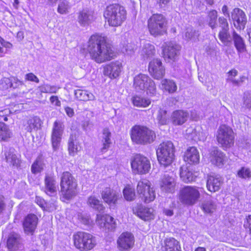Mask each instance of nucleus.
<instances>
[{"label":"nucleus","instance_id":"1","mask_svg":"<svg viewBox=\"0 0 251 251\" xmlns=\"http://www.w3.org/2000/svg\"><path fill=\"white\" fill-rule=\"evenodd\" d=\"M87 50L92 59L98 63L110 61L116 57V53L106 44V38L102 34L96 33L90 37Z\"/></svg>","mask_w":251,"mask_h":251},{"label":"nucleus","instance_id":"2","mask_svg":"<svg viewBox=\"0 0 251 251\" xmlns=\"http://www.w3.org/2000/svg\"><path fill=\"white\" fill-rule=\"evenodd\" d=\"M103 16L109 26L117 27L122 25L126 18L125 8L118 4H111L106 7Z\"/></svg>","mask_w":251,"mask_h":251},{"label":"nucleus","instance_id":"3","mask_svg":"<svg viewBox=\"0 0 251 251\" xmlns=\"http://www.w3.org/2000/svg\"><path fill=\"white\" fill-rule=\"evenodd\" d=\"M132 141L137 144L146 145L153 142L156 135L153 131L146 126L136 125L131 129Z\"/></svg>","mask_w":251,"mask_h":251},{"label":"nucleus","instance_id":"4","mask_svg":"<svg viewBox=\"0 0 251 251\" xmlns=\"http://www.w3.org/2000/svg\"><path fill=\"white\" fill-rule=\"evenodd\" d=\"M175 148L171 141L160 144L157 150L156 154L160 164L164 167L170 165L175 159Z\"/></svg>","mask_w":251,"mask_h":251},{"label":"nucleus","instance_id":"5","mask_svg":"<svg viewBox=\"0 0 251 251\" xmlns=\"http://www.w3.org/2000/svg\"><path fill=\"white\" fill-rule=\"evenodd\" d=\"M60 186L61 194L66 200H71L76 195L77 181L69 172L63 174Z\"/></svg>","mask_w":251,"mask_h":251},{"label":"nucleus","instance_id":"6","mask_svg":"<svg viewBox=\"0 0 251 251\" xmlns=\"http://www.w3.org/2000/svg\"><path fill=\"white\" fill-rule=\"evenodd\" d=\"M148 27L153 36L163 35L167 30L165 18L160 14H153L148 21Z\"/></svg>","mask_w":251,"mask_h":251},{"label":"nucleus","instance_id":"7","mask_svg":"<svg viewBox=\"0 0 251 251\" xmlns=\"http://www.w3.org/2000/svg\"><path fill=\"white\" fill-rule=\"evenodd\" d=\"M133 86L137 90L146 91L150 96L156 94L154 82L147 75L140 74L134 78Z\"/></svg>","mask_w":251,"mask_h":251},{"label":"nucleus","instance_id":"8","mask_svg":"<svg viewBox=\"0 0 251 251\" xmlns=\"http://www.w3.org/2000/svg\"><path fill=\"white\" fill-rule=\"evenodd\" d=\"M136 190L139 198L145 203H150L155 199L154 188L151 187V183L147 179L140 180L138 182Z\"/></svg>","mask_w":251,"mask_h":251},{"label":"nucleus","instance_id":"9","mask_svg":"<svg viewBox=\"0 0 251 251\" xmlns=\"http://www.w3.org/2000/svg\"><path fill=\"white\" fill-rule=\"evenodd\" d=\"M216 137L218 142L224 149L229 148L234 144V133L233 129L226 125H223L219 127Z\"/></svg>","mask_w":251,"mask_h":251},{"label":"nucleus","instance_id":"10","mask_svg":"<svg viewBox=\"0 0 251 251\" xmlns=\"http://www.w3.org/2000/svg\"><path fill=\"white\" fill-rule=\"evenodd\" d=\"M200 198L199 188L186 186L180 191L179 199L184 204L192 205L196 203Z\"/></svg>","mask_w":251,"mask_h":251},{"label":"nucleus","instance_id":"11","mask_svg":"<svg viewBox=\"0 0 251 251\" xmlns=\"http://www.w3.org/2000/svg\"><path fill=\"white\" fill-rule=\"evenodd\" d=\"M131 169L136 174H146L151 169L150 160L140 154H136L131 160Z\"/></svg>","mask_w":251,"mask_h":251},{"label":"nucleus","instance_id":"12","mask_svg":"<svg viewBox=\"0 0 251 251\" xmlns=\"http://www.w3.org/2000/svg\"><path fill=\"white\" fill-rule=\"evenodd\" d=\"M63 131V124L59 121H55L51 135V145L54 151H57L59 148Z\"/></svg>","mask_w":251,"mask_h":251},{"label":"nucleus","instance_id":"13","mask_svg":"<svg viewBox=\"0 0 251 251\" xmlns=\"http://www.w3.org/2000/svg\"><path fill=\"white\" fill-rule=\"evenodd\" d=\"M133 235L129 232L122 233L117 239V247L120 251H129L134 245Z\"/></svg>","mask_w":251,"mask_h":251},{"label":"nucleus","instance_id":"14","mask_svg":"<svg viewBox=\"0 0 251 251\" xmlns=\"http://www.w3.org/2000/svg\"><path fill=\"white\" fill-rule=\"evenodd\" d=\"M180 46L175 43H166L163 49V56L168 62L175 61L179 54Z\"/></svg>","mask_w":251,"mask_h":251},{"label":"nucleus","instance_id":"15","mask_svg":"<svg viewBox=\"0 0 251 251\" xmlns=\"http://www.w3.org/2000/svg\"><path fill=\"white\" fill-rule=\"evenodd\" d=\"M96 222L100 228L105 231H113L117 226L116 221L108 214H98Z\"/></svg>","mask_w":251,"mask_h":251},{"label":"nucleus","instance_id":"16","mask_svg":"<svg viewBox=\"0 0 251 251\" xmlns=\"http://www.w3.org/2000/svg\"><path fill=\"white\" fill-rule=\"evenodd\" d=\"M148 70L151 75L156 79H160L165 75V70L159 59H154L150 61Z\"/></svg>","mask_w":251,"mask_h":251},{"label":"nucleus","instance_id":"17","mask_svg":"<svg viewBox=\"0 0 251 251\" xmlns=\"http://www.w3.org/2000/svg\"><path fill=\"white\" fill-rule=\"evenodd\" d=\"M209 160L214 166L222 168L226 163L227 157L221 151L214 148L210 151Z\"/></svg>","mask_w":251,"mask_h":251},{"label":"nucleus","instance_id":"18","mask_svg":"<svg viewBox=\"0 0 251 251\" xmlns=\"http://www.w3.org/2000/svg\"><path fill=\"white\" fill-rule=\"evenodd\" d=\"M159 185L162 192L173 193L175 190L176 181L172 176L165 174L160 178Z\"/></svg>","mask_w":251,"mask_h":251},{"label":"nucleus","instance_id":"19","mask_svg":"<svg viewBox=\"0 0 251 251\" xmlns=\"http://www.w3.org/2000/svg\"><path fill=\"white\" fill-rule=\"evenodd\" d=\"M231 18L235 28L239 30L244 29L247 22L244 12L238 8H234L231 12Z\"/></svg>","mask_w":251,"mask_h":251},{"label":"nucleus","instance_id":"20","mask_svg":"<svg viewBox=\"0 0 251 251\" xmlns=\"http://www.w3.org/2000/svg\"><path fill=\"white\" fill-rule=\"evenodd\" d=\"M122 69V62L116 61L105 66L103 73L105 75L108 76L111 79L116 78L119 76Z\"/></svg>","mask_w":251,"mask_h":251},{"label":"nucleus","instance_id":"21","mask_svg":"<svg viewBox=\"0 0 251 251\" xmlns=\"http://www.w3.org/2000/svg\"><path fill=\"white\" fill-rule=\"evenodd\" d=\"M79 250L89 251L92 249L96 244L95 237L92 234L86 232H79Z\"/></svg>","mask_w":251,"mask_h":251},{"label":"nucleus","instance_id":"22","mask_svg":"<svg viewBox=\"0 0 251 251\" xmlns=\"http://www.w3.org/2000/svg\"><path fill=\"white\" fill-rule=\"evenodd\" d=\"M120 196L118 192L109 187L105 188L101 192L102 199L110 206L117 203Z\"/></svg>","mask_w":251,"mask_h":251},{"label":"nucleus","instance_id":"23","mask_svg":"<svg viewBox=\"0 0 251 251\" xmlns=\"http://www.w3.org/2000/svg\"><path fill=\"white\" fill-rule=\"evenodd\" d=\"M38 221V219L35 214L27 215L23 222V227L25 233L32 234L37 227Z\"/></svg>","mask_w":251,"mask_h":251},{"label":"nucleus","instance_id":"24","mask_svg":"<svg viewBox=\"0 0 251 251\" xmlns=\"http://www.w3.org/2000/svg\"><path fill=\"white\" fill-rule=\"evenodd\" d=\"M133 211L138 217L145 221L151 220L154 218L153 209L142 205L133 207Z\"/></svg>","mask_w":251,"mask_h":251},{"label":"nucleus","instance_id":"25","mask_svg":"<svg viewBox=\"0 0 251 251\" xmlns=\"http://www.w3.org/2000/svg\"><path fill=\"white\" fill-rule=\"evenodd\" d=\"M189 113L187 111L176 110L173 111L171 116V120L175 126H181L188 120Z\"/></svg>","mask_w":251,"mask_h":251},{"label":"nucleus","instance_id":"26","mask_svg":"<svg viewBox=\"0 0 251 251\" xmlns=\"http://www.w3.org/2000/svg\"><path fill=\"white\" fill-rule=\"evenodd\" d=\"M184 160L190 164L196 165L200 162L198 150L194 147L188 148L184 155Z\"/></svg>","mask_w":251,"mask_h":251},{"label":"nucleus","instance_id":"27","mask_svg":"<svg viewBox=\"0 0 251 251\" xmlns=\"http://www.w3.org/2000/svg\"><path fill=\"white\" fill-rule=\"evenodd\" d=\"M222 184L221 178L219 177L209 176L207 178L206 187L211 192H215L219 190Z\"/></svg>","mask_w":251,"mask_h":251},{"label":"nucleus","instance_id":"28","mask_svg":"<svg viewBox=\"0 0 251 251\" xmlns=\"http://www.w3.org/2000/svg\"><path fill=\"white\" fill-rule=\"evenodd\" d=\"M56 191V185L53 177L47 176L45 178L44 192L48 195L52 196Z\"/></svg>","mask_w":251,"mask_h":251},{"label":"nucleus","instance_id":"29","mask_svg":"<svg viewBox=\"0 0 251 251\" xmlns=\"http://www.w3.org/2000/svg\"><path fill=\"white\" fill-rule=\"evenodd\" d=\"M180 176L182 180L185 183L195 181L196 177L191 169L187 166H183L180 168Z\"/></svg>","mask_w":251,"mask_h":251},{"label":"nucleus","instance_id":"30","mask_svg":"<svg viewBox=\"0 0 251 251\" xmlns=\"http://www.w3.org/2000/svg\"><path fill=\"white\" fill-rule=\"evenodd\" d=\"M78 134V131L77 130L71 133L69 138L68 142V150L70 154L72 155H74L77 152Z\"/></svg>","mask_w":251,"mask_h":251},{"label":"nucleus","instance_id":"31","mask_svg":"<svg viewBox=\"0 0 251 251\" xmlns=\"http://www.w3.org/2000/svg\"><path fill=\"white\" fill-rule=\"evenodd\" d=\"M132 103L137 107H147L151 103L150 99L141 95H135L131 99Z\"/></svg>","mask_w":251,"mask_h":251},{"label":"nucleus","instance_id":"32","mask_svg":"<svg viewBox=\"0 0 251 251\" xmlns=\"http://www.w3.org/2000/svg\"><path fill=\"white\" fill-rule=\"evenodd\" d=\"M233 40L234 46L238 51L239 55L241 57L242 53L246 51L244 41L242 38L235 32L233 33Z\"/></svg>","mask_w":251,"mask_h":251},{"label":"nucleus","instance_id":"33","mask_svg":"<svg viewBox=\"0 0 251 251\" xmlns=\"http://www.w3.org/2000/svg\"><path fill=\"white\" fill-rule=\"evenodd\" d=\"M159 87L164 91L169 93H173L177 90L176 83L173 80L168 79H162Z\"/></svg>","mask_w":251,"mask_h":251},{"label":"nucleus","instance_id":"34","mask_svg":"<svg viewBox=\"0 0 251 251\" xmlns=\"http://www.w3.org/2000/svg\"><path fill=\"white\" fill-rule=\"evenodd\" d=\"M41 122L39 118L34 117L27 121L25 129L28 132L37 131L40 127Z\"/></svg>","mask_w":251,"mask_h":251},{"label":"nucleus","instance_id":"35","mask_svg":"<svg viewBox=\"0 0 251 251\" xmlns=\"http://www.w3.org/2000/svg\"><path fill=\"white\" fill-rule=\"evenodd\" d=\"M164 251H181L179 242L173 238L167 239L165 241Z\"/></svg>","mask_w":251,"mask_h":251},{"label":"nucleus","instance_id":"36","mask_svg":"<svg viewBox=\"0 0 251 251\" xmlns=\"http://www.w3.org/2000/svg\"><path fill=\"white\" fill-rule=\"evenodd\" d=\"M12 136V133L8 126L3 122H0V141H7Z\"/></svg>","mask_w":251,"mask_h":251},{"label":"nucleus","instance_id":"37","mask_svg":"<svg viewBox=\"0 0 251 251\" xmlns=\"http://www.w3.org/2000/svg\"><path fill=\"white\" fill-rule=\"evenodd\" d=\"M155 50L154 46L149 43H145L142 47L140 51L141 55L143 56L145 58L151 57L155 54Z\"/></svg>","mask_w":251,"mask_h":251},{"label":"nucleus","instance_id":"38","mask_svg":"<svg viewBox=\"0 0 251 251\" xmlns=\"http://www.w3.org/2000/svg\"><path fill=\"white\" fill-rule=\"evenodd\" d=\"M111 133L107 128H104L103 130L102 133V140L103 147L101 148V151L105 152L106 151L107 149L109 148L110 145L111 144L110 140Z\"/></svg>","mask_w":251,"mask_h":251},{"label":"nucleus","instance_id":"39","mask_svg":"<svg viewBox=\"0 0 251 251\" xmlns=\"http://www.w3.org/2000/svg\"><path fill=\"white\" fill-rule=\"evenodd\" d=\"M20 242V238L18 235H11L7 242V246L10 251H14L18 248Z\"/></svg>","mask_w":251,"mask_h":251},{"label":"nucleus","instance_id":"40","mask_svg":"<svg viewBox=\"0 0 251 251\" xmlns=\"http://www.w3.org/2000/svg\"><path fill=\"white\" fill-rule=\"evenodd\" d=\"M229 28H224L219 33V38L225 46H228L232 40V38L228 31Z\"/></svg>","mask_w":251,"mask_h":251},{"label":"nucleus","instance_id":"41","mask_svg":"<svg viewBox=\"0 0 251 251\" xmlns=\"http://www.w3.org/2000/svg\"><path fill=\"white\" fill-rule=\"evenodd\" d=\"M182 35L186 40H194L197 38L199 34L193 30L191 26L188 25L186 27L184 31L182 32Z\"/></svg>","mask_w":251,"mask_h":251},{"label":"nucleus","instance_id":"42","mask_svg":"<svg viewBox=\"0 0 251 251\" xmlns=\"http://www.w3.org/2000/svg\"><path fill=\"white\" fill-rule=\"evenodd\" d=\"M14 149H9L8 151L5 153V159L8 163L13 165H17L19 164V159L17 155L14 153Z\"/></svg>","mask_w":251,"mask_h":251},{"label":"nucleus","instance_id":"43","mask_svg":"<svg viewBox=\"0 0 251 251\" xmlns=\"http://www.w3.org/2000/svg\"><path fill=\"white\" fill-rule=\"evenodd\" d=\"M88 203L91 207L99 212L103 211L104 208L100 201L94 196L89 198Z\"/></svg>","mask_w":251,"mask_h":251},{"label":"nucleus","instance_id":"44","mask_svg":"<svg viewBox=\"0 0 251 251\" xmlns=\"http://www.w3.org/2000/svg\"><path fill=\"white\" fill-rule=\"evenodd\" d=\"M123 195L126 201H133L135 197L134 189L130 185H126L123 190Z\"/></svg>","mask_w":251,"mask_h":251},{"label":"nucleus","instance_id":"45","mask_svg":"<svg viewBox=\"0 0 251 251\" xmlns=\"http://www.w3.org/2000/svg\"><path fill=\"white\" fill-rule=\"evenodd\" d=\"M43 161L41 157L39 156L31 166V172L36 174L41 172L43 169Z\"/></svg>","mask_w":251,"mask_h":251},{"label":"nucleus","instance_id":"46","mask_svg":"<svg viewBox=\"0 0 251 251\" xmlns=\"http://www.w3.org/2000/svg\"><path fill=\"white\" fill-rule=\"evenodd\" d=\"M217 19V12L215 10H211L208 14L207 21L208 25L212 28L216 27Z\"/></svg>","mask_w":251,"mask_h":251},{"label":"nucleus","instance_id":"47","mask_svg":"<svg viewBox=\"0 0 251 251\" xmlns=\"http://www.w3.org/2000/svg\"><path fill=\"white\" fill-rule=\"evenodd\" d=\"M92 20V16L88 11H83L79 14V24L83 26L88 25Z\"/></svg>","mask_w":251,"mask_h":251},{"label":"nucleus","instance_id":"48","mask_svg":"<svg viewBox=\"0 0 251 251\" xmlns=\"http://www.w3.org/2000/svg\"><path fill=\"white\" fill-rule=\"evenodd\" d=\"M157 120L161 125H167L169 122V119L167 116V111L160 109L158 113Z\"/></svg>","mask_w":251,"mask_h":251},{"label":"nucleus","instance_id":"49","mask_svg":"<svg viewBox=\"0 0 251 251\" xmlns=\"http://www.w3.org/2000/svg\"><path fill=\"white\" fill-rule=\"evenodd\" d=\"M202 208L205 213H212L216 209V205L211 200H207L203 202Z\"/></svg>","mask_w":251,"mask_h":251},{"label":"nucleus","instance_id":"50","mask_svg":"<svg viewBox=\"0 0 251 251\" xmlns=\"http://www.w3.org/2000/svg\"><path fill=\"white\" fill-rule=\"evenodd\" d=\"M70 8L69 2L66 0H62L58 4L57 12L61 14H66Z\"/></svg>","mask_w":251,"mask_h":251},{"label":"nucleus","instance_id":"51","mask_svg":"<svg viewBox=\"0 0 251 251\" xmlns=\"http://www.w3.org/2000/svg\"><path fill=\"white\" fill-rule=\"evenodd\" d=\"M59 88L55 86L45 84L40 87L41 92L45 93H56Z\"/></svg>","mask_w":251,"mask_h":251},{"label":"nucleus","instance_id":"52","mask_svg":"<svg viewBox=\"0 0 251 251\" xmlns=\"http://www.w3.org/2000/svg\"><path fill=\"white\" fill-rule=\"evenodd\" d=\"M94 95L91 93L85 90H79V100L86 101L93 100Z\"/></svg>","mask_w":251,"mask_h":251},{"label":"nucleus","instance_id":"53","mask_svg":"<svg viewBox=\"0 0 251 251\" xmlns=\"http://www.w3.org/2000/svg\"><path fill=\"white\" fill-rule=\"evenodd\" d=\"M244 102L243 106L248 108H251V93L246 92L244 93L243 97Z\"/></svg>","mask_w":251,"mask_h":251},{"label":"nucleus","instance_id":"54","mask_svg":"<svg viewBox=\"0 0 251 251\" xmlns=\"http://www.w3.org/2000/svg\"><path fill=\"white\" fill-rule=\"evenodd\" d=\"M11 88L10 78L4 77L0 80V90H5Z\"/></svg>","mask_w":251,"mask_h":251},{"label":"nucleus","instance_id":"55","mask_svg":"<svg viewBox=\"0 0 251 251\" xmlns=\"http://www.w3.org/2000/svg\"><path fill=\"white\" fill-rule=\"evenodd\" d=\"M238 176L243 178H248L251 176L250 170L248 168L242 167L238 172Z\"/></svg>","mask_w":251,"mask_h":251},{"label":"nucleus","instance_id":"56","mask_svg":"<svg viewBox=\"0 0 251 251\" xmlns=\"http://www.w3.org/2000/svg\"><path fill=\"white\" fill-rule=\"evenodd\" d=\"M11 80V87L14 89L19 88L23 86L24 84L23 81L19 80L17 77H12Z\"/></svg>","mask_w":251,"mask_h":251},{"label":"nucleus","instance_id":"57","mask_svg":"<svg viewBox=\"0 0 251 251\" xmlns=\"http://www.w3.org/2000/svg\"><path fill=\"white\" fill-rule=\"evenodd\" d=\"M187 134H190V137L192 139L196 140L199 139V136L198 135L196 129H194L192 127L189 128L186 130Z\"/></svg>","mask_w":251,"mask_h":251},{"label":"nucleus","instance_id":"58","mask_svg":"<svg viewBox=\"0 0 251 251\" xmlns=\"http://www.w3.org/2000/svg\"><path fill=\"white\" fill-rule=\"evenodd\" d=\"M79 222L83 224L85 226H89L92 223V220L89 217V216L85 215L82 216L81 218H79Z\"/></svg>","mask_w":251,"mask_h":251},{"label":"nucleus","instance_id":"59","mask_svg":"<svg viewBox=\"0 0 251 251\" xmlns=\"http://www.w3.org/2000/svg\"><path fill=\"white\" fill-rule=\"evenodd\" d=\"M25 79L28 81L39 83V80L38 78L33 73H28L25 75Z\"/></svg>","mask_w":251,"mask_h":251},{"label":"nucleus","instance_id":"60","mask_svg":"<svg viewBox=\"0 0 251 251\" xmlns=\"http://www.w3.org/2000/svg\"><path fill=\"white\" fill-rule=\"evenodd\" d=\"M219 22L222 29L224 28H229L228 24L227 23V20L224 17H220L219 18Z\"/></svg>","mask_w":251,"mask_h":251},{"label":"nucleus","instance_id":"61","mask_svg":"<svg viewBox=\"0 0 251 251\" xmlns=\"http://www.w3.org/2000/svg\"><path fill=\"white\" fill-rule=\"evenodd\" d=\"M10 113V110L8 109H5L0 111V117L3 118L4 121L8 120L7 116Z\"/></svg>","mask_w":251,"mask_h":251},{"label":"nucleus","instance_id":"62","mask_svg":"<svg viewBox=\"0 0 251 251\" xmlns=\"http://www.w3.org/2000/svg\"><path fill=\"white\" fill-rule=\"evenodd\" d=\"M244 227L249 230L250 233L251 234V215H249L246 218V220L245 221Z\"/></svg>","mask_w":251,"mask_h":251},{"label":"nucleus","instance_id":"63","mask_svg":"<svg viewBox=\"0 0 251 251\" xmlns=\"http://www.w3.org/2000/svg\"><path fill=\"white\" fill-rule=\"evenodd\" d=\"M50 100L52 104H54L57 106H60L61 105V101L58 100V98L57 96H51Z\"/></svg>","mask_w":251,"mask_h":251},{"label":"nucleus","instance_id":"64","mask_svg":"<svg viewBox=\"0 0 251 251\" xmlns=\"http://www.w3.org/2000/svg\"><path fill=\"white\" fill-rule=\"evenodd\" d=\"M135 49V46H134V47H132L131 44H128L125 48L124 50H123L122 51L123 52H125L127 54L130 55L134 51Z\"/></svg>","mask_w":251,"mask_h":251}]
</instances>
